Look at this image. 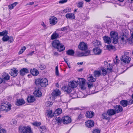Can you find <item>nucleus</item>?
I'll return each instance as SVG.
<instances>
[{
  "mask_svg": "<svg viewBox=\"0 0 133 133\" xmlns=\"http://www.w3.org/2000/svg\"><path fill=\"white\" fill-rule=\"evenodd\" d=\"M35 83L36 85H40L42 87H45L48 84V81L45 78L38 79L36 80Z\"/></svg>",
  "mask_w": 133,
  "mask_h": 133,
  "instance_id": "1",
  "label": "nucleus"
},
{
  "mask_svg": "<svg viewBox=\"0 0 133 133\" xmlns=\"http://www.w3.org/2000/svg\"><path fill=\"white\" fill-rule=\"evenodd\" d=\"M19 131L21 133H30L31 131V128L29 126L21 125L19 127Z\"/></svg>",
  "mask_w": 133,
  "mask_h": 133,
  "instance_id": "2",
  "label": "nucleus"
},
{
  "mask_svg": "<svg viewBox=\"0 0 133 133\" xmlns=\"http://www.w3.org/2000/svg\"><path fill=\"white\" fill-rule=\"evenodd\" d=\"M2 77L4 80L3 82L4 83L5 87H6L8 86L9 85L7 82L10 78V76L9 75L5 72H3L2 74Z\"/></svg>",
  "mask_w": 133,
  "mask_h": 133,
  "instance_id": "3",
  "label": "nucleus"
},
{
  "mask_svg": "<svg viewBox=\"0 0 133 133\" xmlns=\"http://www.w3.org/2000/svg\"><path fill=\"white\" fill-rule=\"evenodd\" d=\"M110 35L113 40L112 43L114 44H117L118 43V33L115 31H111Z\"/></svg>",
  "mask_w": 133,
  "mask_h": 133,
  "instance_id": "4",
  "label": "nucleus"
},
{
  "mask_svg": "<svg viewBox=\"0 0 133 133\" xmlns=\"http://www.w3.org/2000/svg\"><path fill=\"white\" fill-rule=\"evenodd\" d=\"M10 104L8 102H5L3 103H2L1 105V109L2 110H5L9 109L10 108V107L9 105Z\"/></svg>",
  "mask_w": 133,
  "mask_h": 133,
  "instance_id": "5",
  "label": "nucleus"
},
{
  "mask_svg": "<svg viewBox=\"0 0 133 133\" xmlns=\"http://www.w3.org/2000/svg\"><path fill=\"white\" fill-rule=\"evenodd\" d=\"M86 82L85 80L82 78H80L79 79L78 84L80 87V88L83 90L85 89V85L86 84Z\"/></svg>",
  "mask_w": 133,
  "mask_h": 133,
  "instance_id": "6",
  "label": "nucleus"
},
{
  "mask_svg": "<svg viewBox=\"0 0 133 133\" xmlns=\"http://www.w3.org/2000/svg\"><path fill=\"white\" fill-rule=\"evenodd\" d=\"M131 59L130 57L126 55L122 56L121 58V61L125 63H129Z\"/></svg>",
  "mask_w": 133,
  "mask_h": 133,
  "instance_id": "7",
  "label": "nucleus"
},
{
  "mask_svg": "<svg viewBox=\"0 0 133 133\" xmlns=\"http://www.w3.org/2000/svg\"><path fill=\"white\" fill-rule=\"evenodd\" d=\"M49 21L51 24L54 25L57 23V18L53 16L50 17Z\"/></svg>",
  "mask_w": 133,
  "mask_h": 133,
  "instance_id": "8",
  "label": "nucleus"
},
{
  "mask_svg": "<svg viewBox=\"0 0 133 133\" xmlns=\"http://www.w3.org/2000/svg\"><path fill=\"white\" fill-rule=\"evenodd\" d=\"M119 38L121 42L122 43H125L127 42L128 37L126 34L124 33L122 35L120 36Z\"/></svg>",
  "mask_w": 133,
  "mask_h": 133,
  "instance_id": "9",
  "label": "nucleus"
},
{
  "mask_svg": "<svg viewBox=\"0 0 133 133\" xmlns=\"http://www.w3.org/2000/svg\"><path fill=\"white\" fill-rule=\"evenodd\" d=\"M78 48L82 50H85L87 49L88 47L87 44L84 42H82L80 43Z\"/></svg>",
  "mask_w": 133,
  "mask_h": 133,
  "instance_id": "10",
  "label": "nucleus"
},
{
  "mask_svg": "<svg viewBox=\"0 0 133 133\" xmlns=\"http://www.w3.org/2000/svg\"><path fill=\"white\" fill-rule=\"evenodd\" d=\"M114 110L116 113H118L123 111V108L121 106L119 105H116L114 107Z\"/></svg>",
  "mask_w": 133,
  "mask_h": 133,
  "instance_id": "11",
  "label": "nucleus"
},
{
  "mask_svg": "<svg viewBox=\"0 0 133 133\" xmlns=\"http://www.w3.org/2000/svg\"><path fill=\"white\" fill-rule=\"evenodd\" d=\"M63 121L64 124H69L71 122V118L68 116H64L63 118Z\"/></svg>",
  "mask_w": 133,
  "mask_h": 133,
  "instance_id": "12",
  "label": "nucleus"
},
{
  "mask_svg": "<svg viewBox=\"0 0 133 133\" xmlns=\"http://www.w3.org/2000/svg\"><path fill=\"white\" fill-rule=\"evenodd\" d=\"M61 94L60 91L58 89L55 90L52 92V97L55 99L57 97L59 96Z\"/></svg>",
  "mask_w": 133,
  "mask_h": 133,
  "instance_id": "13",
  "label": "nucleus"
},
{
  "mask_svg": "<svg viewBox=\"0 0 133 133\" xmlns=\"http://www.w3.org/2000/svg\"><path fill=\"white\" fill-rule=\"evenodd\" d=\"M94 112L92 111H88L86 112L85 116L87 118H91L94 116Z\"/></svg>",
  "mask_w": 133,
  "mask_h": 133,
  "instance_id": "14",
  "label": "nucleus"
},
{
  "mask_svg": "<svg viewBox=\"0 0 133 133\" xmlns=\"http://www.w3.org/2000/svg\"><path fill=\"white\" fill-rule=\"evenodd\" d=\"M60 43V42L58 40L55 39L52 42L51 44L53 47L56 48Z\"/></svg>",
  "mask_w": 133,
  "mask_h": 133,
  "instance_id": "15",
  "label": "nucleus"
},
{
  "mask_svg": "<svg viewBox=\"0 0 133 133\" xmlns=\"http://www.w3.org/2000/svg\"><path fill=\"white\" fill-rule=\"evenodd\" d=\"M56 48L57 49L58 51L61 52L64 50L65 48L63 44L60 43L58 46Z\"/></svg>",
  "mask_w": 133,
  "mask_h": 133,
  "instance_id": "16",
  "label": "nucleus"
},
{
  "mask_svg": "<svg viewBox=\"0 0 133 133\" xmlns=\"http://www.w3.org/2000/svg\"><path fill=\"white\" fill-rule=\"evenodd\" d=\"M65 17L67 18L71 19H75V16L74 14L72 13H69L66 14L65 15Z\"/></svg>",
  "mask_w": 133,
  "mask_h": 133,
  "instance_id": "17",
  "label": "nucleus"
},
{
  "mask_svg": "<svg viewBox=\"0 0 133 133\" xmlns=\"http://www.w3.org/2000/svg\"><path fill=\"white\" fill-rule=\"evenodd\" d=\"M103 38L105 43L108 44H109L111 43V40L110 37L105 36L103 37Z\"/></svg>",
  "mask_w": 133,
  "mask_h": 133,
  "instance_id": "18",
  "label": "nucleus"
},
{
  "mask_svg": "<svg viewBox=\"0 0 133 133\" xmlns=\"http://www.w3.org/2000/svg\"><path fill=\"white\" fill-rule=\"evenodd\" d=\"M18 72V70L14 68L10 72V74L11 76L15 77L17 76Z\"/></svg>",
  "mask_w": 133,
  "mask_h": 133,
  "instance_id": "19",
  "label": "nucleus"
},
{
  "mask_svg": "<svg viewBox=\"0 0 133 133\" xmlns=\"http://www.w3.org/2000/svg\"><path fill=\"white\" fill-rule=\"evenodd\" d=\"M77 83L76 81H72L69 83L68 85H69L72 88H75L77 85Z\"/></svg>",
  "mask_w": 133,
  "mask_h": 133,
  "instance_id": "20",
  "label": "nucleus"
},
{
  "mask_svg": "<svg viewBox=\"0 0 133 133\" xmlns=\"http://www.w3.org/2000/svg\"><path fill=\"white\" fill-rule=\"evenodd\" d=\"M29 72V70L26 68H23L21 69L20 71V75L23 76L26 74L28 73Z\"/></svg>",
  "mask_w": 133,
  "mask_h": 133,
  "instance_id": "21",
  "label": "nucleus"
},
{
  "mask_svg": "<svg viewBox=\"0 0 133 133\" xmlns=\"http://www.w3.org/2000/svg\"><path fill=\"white\" fill-rule=\"evenodd\" d=\"M59 37V35L56 31L54 32L52 34L51 37L52 40H53L58 38Z\"/></svg>",
  "mask_w": 133,
  "mask_h": 133,
  "instance_id": "22",
  "label": "nucleus"
},
{
  "mask_svg": "<svg viewBox=\"0 0 133 133\" xmlns=\"http://www.w3.org/2000/svg\"><path fill=\"white\" fill-rule=\"evenodd\" d=\"M71 88L68 85V86H65L64 87V90L67 93H69L71 91Z\"/></svg>",
  "mask_w": 133,
  "mask_h": 133,
  "instance_id": "23",
  "label": "nucleus"
},
{
  "mask_svg": "<svg viewBox=\"0 0 133 133\" xmlns=\"http://www.w3.org/2000/svg\"><path fill=\"white\" fill-rule=\"evenodd\" d=\"M62 112V110L60 108H58L54 112L53 114V116H57L61 114Z\"/></svg>",
  "mask_w": 133,
  "mask_h": 133,
  "instance_id": "24",
  "label": "nucleus"
},
{
  "mask_svg": "<svg viewBox=\"0 0 133 133\" xmlns=\"http://www.w3.org/2000/svg\"><path fill=\"white\" fill-rule=\"evenodd\" d=\"M30 72L32 75L35 76L39 74L38 71L35 69H31Z\"/></svg>",
  "mask_w": 133,
  "mask_h": 133,
  "instance_id": "25",
  "label": "nucleus"
},
{
  "mask_svg": "<svg viewBox=\"0 0 133 133\" xmlns=\"http://www.w3.org/2000/svg\"><path fill=\"white\" fill-rule=\"evenodd\" d=\"M90 51L89 50L85 52H81L79 54L80 56H86L90 55Z\"/></svg>",
  "mask_w": 133,
  "mask_h": 133,
  "instance_id": "26",
  "label": "nucleus"
},
{
  "mask_svg": "<svg viewBox=\"0 0 133 133\" xmlns=\"http://www.w3.org/2000/svg\"><path fill=\"white\" fill-rule=\"evenodd\" d=\"M34 95L37 97H40L41 96L42 93L39 90H36L34 92Z\"/></svg>",
  "mask_w": 133,
  "mask_h": 133,
  "instance_id": "27",
  "label": "nucleus"
},
{
  "mask_svg": "<svg viewBox=\"0 0 133 133\" xmlns=\"http://www.w3.org/2000/svg\"><path fill=\"white\" fill-rule=\"evenodd\" d=\"M107 113L108 115L112 116L116 114L114 110L113 109L108 110L107 111Z\"/></svg>",
  "mask_w": 133,
  "mask_h": 133,
  "instance_id": "28",
  "label": "nucleus"
},
{
  "mask_svg": "<svg viewBox=\"0 0 133 133\" xmlns=\"http://www.w3.org/2000/svg\"><path fill=\"white\" fill-rule=\"evenodd\" d=\"M93 51L94 53L96 55H99L101 52V50L98 47L94 49Z\"/></svg>",
  "mask_w": 133,
  "mask_h": 133,
  "instance_id": "29",
  "label": "nucleus"
},
{
  "mask_svg": "<svg viewBox=\"0 0 133 133\" xmlns=\"http://www.w3.org/2000/svg\"><path fill=\"white\" fill-rule=\"evenodd\" d=\"M101 71L99 70H95L94 72V77L96 78L97 77H99L101 75Z\"/></svg>",
  "mask_w": 133,
  "mask_h": 133,
  "instance_id": "30",
  "label": "nucleus"
},
{
  "mask_svg": "<svg viewBox=\"0 0 133 133\" xmlns=\"http://www.w3.org/2000/svg\"><path fill=\"white\" fill-rule=\"evenodd\" d=\"M35 100V98L33 96H29L27 98V101L29 103L33 102Z\"/></svg>",
  "mask_w": 133,
  "mask_h": 133,
  "instance_id": "31",
  "label": "nucleus"
},
{
  "mask_svg": "<svg viewBox=\"0 0 133 133\" xmlns=\"http://www.w3.org/2000/svg\"><path fill=\"white\" fill-rule=\"evenodd\" d=\"M95 77H94L92 75H91L88 78V79L90 82H94L96 80V78Z\"/></svg>",
  "mask_w": 133,
  "mask_h": 133,
  "instance_id": "32",
  "label": "nucleus"
},
{
  "mask_svg": "<svg viewBox=\"0 0 133 133\" xmlns=\"http://www.w3.org/2000/svg\"><path fill=\"white\" fill-rule=\"evenodd\" d=\"M121 104L123 107H126L128 105V101L125 100H122L121 101Z\"/></svg>",
  "mask_w": 133,
  "mask_h": 133,
  "instance_id": "33",
  "label": "nucleus"
},
{
  "mask_svg": "<svg viewBox=\"0 0 133 133\" xmlns=\"http://www.w3.org/2000/svg\"><path fill=\"white\" fill-rule=\"evenodd\" d=\"M16 103L17 105H20L24 104V102L22 99H19L17 100Z\"/></svg>",
  "mask_w": 133,
  "mask_h": 133,
  "instance_id": "34",
  "label": "nucleus"
},
{
  "mask_svg": "<svg viewBox=\"0 0 133 133\" xmlns=\"http://www.w3.org/2000/svg\"><path fill=\"white\" fill-rule=\"evenodd\" d=\"M75 52L72 50H69L66 51V54L70 56H72L74 54Z\"/></svg>",
  "mask_w": 133,
  "mask_h": 133,
  "instance_id": "35",
  "label": "nucleus"
},
{
  "mask_svg": "<svg viewBox=\"0 0 133 133\" xmlns=\"http://www.w3.org/2000/svg\"><path fill=\"white\" fill-rule=\"evenodd\" d=\"M17 4V2H15L9 5L8 7H9V9H13L15 6Z\"/></svg>",
  "mask_w": 133,
  "mask_h": 133,
  "instance_id": "36",
  "label": "nucleus"
},
{
  "mask_svg": "<svg viewBox=\"0 0 133 133\" xmlns=\"http://www.w3.org/2000/svg\"><path fill=\"white\" fill-rule=\"evenodd\" d=\"M46 127L44 125L41 126L39 128L40 131L41 132H43L46 130Z\"/></svg>",
  "mask_w": 133,
  "mask_h": 133,
  "instance_id": "37",
  "label": "nucleus"
},
{
  "mask_svg": "<svg viewBox=\"0 0 133 133\" xmlns=\"http://www.w3.org/2000/svg\"><path fill=\"white\" fill-rule=\"evenodd\" d=\"M47 112L46 113V116L48 117H52L53 116V115H52V111L51 110H50L48 111H47Z\"/></svg>",
  "mask_w": 133,
  "mask_h": 133,
  "instance_id": "38",
  "label": "nucleus"
},
{
  "mask_svg": "<svg viewBox=\"0 0 133 133\" xmlns=\"http://www.w3.org/2000/svg\"><path fill=\"white\" fill-rule=\"evenodd\" d=\"M85 125H94V121L91 120H88L85 122Z\"/></svg>",
  "mask_w": 133,
  "mask_h": 133,
  "instance_id": "39",
  "label": "nucleus"
},
{
  "mask_svg": "<svg viewBox=\"0 0 133 133\" xmlns=\"http://www.w3.org/2000/svg\"><path fill=\"white\" fill-rule=\"evenodd\" d=\"M100 71H101L102 74L103 76L105 75L107 73V72L106 70H105L103 68H101V70H100Z\"/></svg>",
  "mask_w": 133,
  "mask_h": 133,
  "instance_id": "40",
  "label": "nucleus"
},
{
  "mask_svg": "<svg viewBox=\"0 0 133 133\" xmlns=\"http://www.w3.org/2000/svg\"><path fill=\"white\" fill-rule=\"evenodd\" d=\"M112 66L111 65H110V64L107 66V71L109 72H111L112 71Z\"/></svg>",
  "mask_w": 133,
  "mask_h": 133,
  "instance_id": "41",
  "label": "nucleus"
},
{
  "mask_svg": "<svg viewBox=\"0 0 133 133\" xmlns=\"http://www.w3.org/2000/svg\"><path fill=\"white\" fill-rule=\"evenodd\" d=\"M9 36L7 35L4 36L2 38V40L4 42H6L9 40Z\"/></svg>",
  "mask_w": 133,
  "mask_h": 133,
  "instance_id": "42",
  "label": "nucleus"
},
{
  "mask_svg": "<svg viewBox=\"0 0 133 133\" xmlns=\"http://www.w3.org/2000/svg\"><path fill=\"white\" fill-rule=\"evenodd\" d=\"M109 115H107L106 113H103L102 115V116L105 119L108 120H109L110 119V118L109 117Z\"/></svg>",
  "mask_w": 133,
  "mask_h": 133,
  "instance_id": "43",
  "label": "nucleus"
},
{
  "mask_svg": "<svg viewBox=\"0 0 133 133\" xmlns=\"http://www.w3.org/2000/svg\"><path fill=\"white\" fill-rule=\"evenodd\" d=\"M94 45L97 46L101 44V42L99 41L96 40L95 42L94 43Z\"/></svg>",
  "mask_w": 133,
  "mask_h": 133,
  "instance_id": "44",
  "label": "nucleus"
},
{
  "mask_svg": "<svg viewBox=\"0 0 133 133\" xmlns=\"http://www.w3.org/2000/svg\"><path fill=\"white\" fill-rule=\"evenodd\" d=\"M107 48L108 50H110L114 49L115 47L111 45H107Z\"/></svg>",
  "mask_w": 133,
  "mask_h": 133,
  "instance_id": "45",
  "label": "nucleus"
},
{
  "mask_svg": "<svg viewBox=\"0 0 133 133\" xmlns=\"http://www.w3.org/2000/svg\"><path fill=\"white\" fill-rule=\"evenodd\" d=\"M127 42L130 44H133V38L131 37L129 38H128V40H127Z\"/></svg>",
  "mask_w": 133,
  "mask_h": 133,
  "instance_id": "46",
  "label": "nucleus"
},
{
  "mask_svg": "<svg viewBox=\"0 0 133 133\" xmlns=\"http://www.w3.org/2000/svg\"><path fill=\"white\" fill-rule=\"evenodd\" d=\"M101 130L98 129H93L92 133H100Z\"/></svg>",
  "mask_w": 133,
  "mask_h": 133,
  "instance_id": "47",
  "label": "nucleus"
},
{
  "mask_svg": "<svg viewBox=\"0 0 133 133\" xmlns=\"http://www.w3.org/2000/svg\"><path fill=\"white\" fill-rule=\"evenodd\" d=\"M26 48L25 46H24L18 52V54L20 55L22 54L23 51L26 49Z\"/></svg>",
  "mask_w": 133,
  "mask_h": 133,
  "instance_id": "48",
  "label": "nucleus"
},
{
  "mask_svg": "<svg viewBox=\"0 0 133 133\" xmlns=\"http://www.w3.org/2000/svg\"><path fill=\"white\" fill-rule=\"evenodd\" d=\"M1 32V36H5L6 35L8 34V31L6 30L3 31Z\"/></svg>",
  "mask_w": 133,
  "mask_h": 133,
  "instance_id": "49",
  "label": "nucleus"
},
{
  "mask_svg": "<svg viewBox=\"0 0 133 133\" xmlns=\"http://www.w3.org/2000/svg\"><path fill=\"white\" fill-rule=\"evenodd\" d=\"M71 11V9L70 8H67L66 9H65L63 10V11L64 12L66 13L70 12Z\"/></svg>",
  "mask_w": 133,
  "mask_h": 133,
  "instance_id": "50",
  "label": "nucleus"
},
{
  "mask_svg": "<svg viewBox=\"0 0 133 133\" xmlns=\"http://www.w3.org/2000/svg\"><path fill=\"white\" fill-rule=\"evenodd\" d=\"M52 104V102H47L46 103V107H51Z\"/></svg>",
  "mask_w": 133,
  "mask_h": 133,
  "instance_id": "51",
  "label": "nucleus"
},
{
  "mask_svg": "<svg viewBox=\"0 0 133 133\" xmlns=\"http://www.w3.org/2000/svg\"><path fill=\"white\" fill-rule=\"evenodd\" d=\"M55 74L56 76H59L58 67V66H56L55 67Z\"/></svg>",
  "mask_w": 133,
  "mask_h": 133,
  "instance_id": "52",
  "label": "nucleus"
},
{
  "mask_svg": "<svg viewBox=\"0 0 133 133\" xmlns=\"http://www.w3.org/2000/svg\"><path fill=\"white\" fill-rule=\"evenodd\" d=\"M39 68L41 70H43L45 68V66L43 64H41L39 66Z\"/></svg>",
  "mask_w": 133,
  "mask_h": 133,
  "instance_id": "53",
  "label": "nucleus"
},
{
  "mask_svg": "<svg viewBox=\"0 0 133 133\" xmlns=\"http://www.w3.org/2000/svg\"><path fill=\"white\" fill-rule=\"evenodd\" d=\"M17 123V121L16 120L14 119H12L10 122V124L11 125L15 124Z\"/></svg>",
  "mask_w": 133,
  "mask_h": 133,
  "instance_id": "54",
  "label": "nucleus"
},
{
  "mask_svg": "<svg viewBox=\"0 0 133 133\" xmlns=\"http://www.w3.org/2000/svg\"><path fill=\"white\" fill-rule=\"evenodd\" d=\"M67 1V0H61L59 1V3L60 4H63L66 3Z\"/></svg>",
  "mask_w": 133,
  "mask_h": 133,
  "instance_id": "55",
  "label": "nucleus"
},
{
  "mask_svg": "<svg viewBox=\"0 0 133 133\" xmlns=\"http://www.w3.org/2000/svg\"><path fill=\"white\" fill-rule=\"evenodd\" d=\"M89 88H90L93 86V85L92 83H88L87 84Z\"/></svg>",
  "mask_w": 133,
  "mask_h": 133,
  "instance_id": "56",
  "label": "nucleus"
},
{
  "mask_svg": "<svg viewBox=\"0 0 133 133\" xmlns=\"http://www.w3.org/2000/svg\"><path fill=\"white\" fill-rule=\"evenodd\" d=\"M9 40L10 43H11L14 40V39L12 36H9Z\"/></svg>",
  "mask_w": 133,
  "mask_h": 133,
  "instance_id": "57",
  "label": "nucleus"
},
{
  "mask_svg": "<svg viewBox=\"0 0 133 133\" xmlns=\"http://www.w3.org/2000/svg\"><path fill=\"white\" fill-rule=\"evenodd\" d=\"M56 120L58 123H61L62 121L61 118L60 117L56 119Z\"/></svg>",
  "mask_w": 133,
  "mask_h": 133,
  "instance_id": "58",
  "label": "nucleus"
},
{
  "mask_svg": "<svg viewBox=\"0 0 133 133\" xmlns=\"http://www.w3.org/2000/svg\"><path fill=\"white\" fill-rule=\"evenodd\" d=\"M133 103V101L131 99H130L129 101H128V104L130 105L132 104Z\"/></svg>",
  "mask_w": 133,
  "mask_h": 133,
  "instance_id": "59",
  "label": "nucleus"
},
{
  "mask_svg": "<svg viewBox=\"0 0 133 133\" xmlns=\"http://www.w3.org/2000/svg\"><path fill=\"white\" fill-rule=\"evenodd\" d=\"M6 131L5 129H2L0 130V133H6Z\"/></svg>",
  "mask_w": 133,
  "mask_h": 133,
  "instance_id": "60",
  "label": "nucleus"
},
{
  "mask_svg": "<svg viewBox=\"0 0 133 133\" xmlns=\"http://www.w3.org/2000/svg\"><path fill=\"white\" fill-rule=\"evenodd\" d=\"M114 61L115 63L116 64H117L118 63L119 60L118 59L116 58V59H115V60H114Z\"/></svg>",
  "mask_w": 133,
  "mask_h": 133,
  "instance_id": "61",
  "label": "nucleus"
},
{
  "mask_svg": "<svg viewBox=\"0 0 133 133\" xmlns=\"http://www.w3.org/2000/svg\"><path fill=\"white\" fill-rule=\"evenodd\" d=\"M83 117V115L81 114H80L78 116V119H80L82 118Z\"/></svg>",
  "mask_w": 133,
  "mask_h": 133,
  "instance_id": "62",
  "label": "nucleus"
},
{
  "mask_svg": "<svg viewBox=\"0 0 133 133\" xmlns=\"http://www.w3.org/2000/svg\"><path fill=\"white\" fill-rule=\"evenodd\" d=\"M82 3L81 2L79 3L78 4V7H81L82 6Z\"/></svg>",
  "mask_w": 133,
  "mask_h": 133,
  "instance_id": "63",
  "label": "nucleus"
},
{
  "mask_svg": "<svg viewBox=\"0 0 133 133\" xmlns=\"http://www.w3.org/2000/svg\"><path fill=\"white\" fill-rule=\"evenodd\" d=\"M41 122H36L33 123H32V125H41Z\"/></svg>",
  "mask_w": 133,
  "mask_h": 133,
  "instance_id": "64",
  "label": "nucleus"
}]
</instances>
